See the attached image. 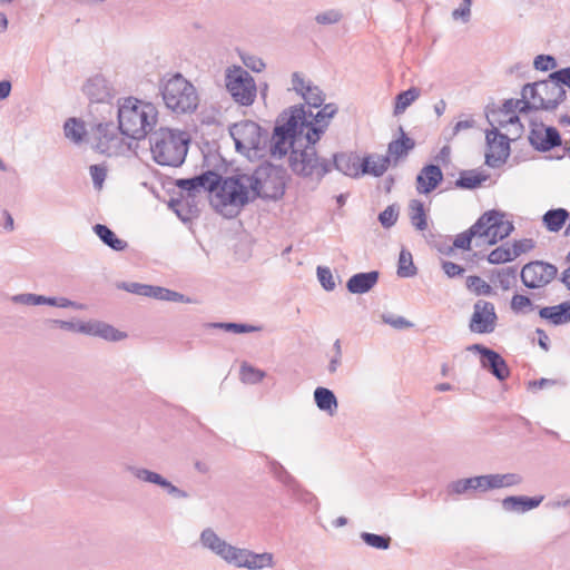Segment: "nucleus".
I'll return each mask as SVG.
<instances>
[{"label": "nucleus", "mask_w": 570, "mask_h": 570, "mask_svg": "<svg viewBox=\"0 0 570 570\" xmlns=\"http://www.w3.org/2000/svg\"><path fill=\"white\" fill-rule=\"evenodd\" d=\"M285 193V170L271 163L259 165L253 173L226 177L212 205L224 217L234 218L240 209L257 198L278 200Z\"/></svg>", "instance_id": "f257e3e1"}, {"label": "nucleus", "mask_w": 570, "mask_h": 570, "mask_svg": "<svg viewBox=\"0 0 570 570\" xmlns=\"http://www.w3.org/2000/svg\"><path fill=\"white\" fill-rule=\"evenodd\" d=\"M304 105L291 106L284 109L275 120L273 134L268 132L266 155L282 159L288 151L297 149L305 140Z\"/></svg>", "instance_id": "f03ea898"}, {"label": "nucleus", "mask_w": 570, "mask_h": 570, "mask_svg": "<svg viewBox=\"0 0 570 570\" xmlns=\"http://www.w3.org/2000/svg\"><path fill=\"white\" fill-rule=\"evenodd\" d=\"M158 110L151 102L128 97L118 107V129L121 135L140 140L154 132Z\"/></svg>", "instance_id": "7ed1b4c3"}, {"label": "nucleus", "mask_w": 570, "mask_h": 570, "mask_svg": "<svg viewBox=\"0 0 570 570\" xmlns=\"http://www.w3.org/2000/svg\"><path fill=\"white\" fill-rule=\"evenodd\" d=\"M189 138L184 131L160 127L149 135L150 151L160 166L179 167L185 161Z\"/></svg>", "instance_id": "20e7f679"}, {"label": "nucleus", "mask_w": 570, "mask_h": 570, "mask_svg": "<svg viewBox=\"0 0 570 570\" xmlns=\"http://www.w3.org/2000/svg\"><path fill=\"white\" fill-rule=\"evenodd\" d=\"M316 144L317 141L304 140L302 146L289 153L288 166L296 176L320 183L332 171V164L318 156Z\"/></svg>", "instance_id": "39448f33"}, {"label": "nucleus", "mask_w": 570, "mask_h": 570, "mask_svg": "<svg viewBox=\"0 0 570 570\" xmlns=\"http://www.w3.org/2000/svg\"><path fill=\"white\" fill-rule=\"evenodd\" d=\"M235 149L247 158H262L266 156L268 130L253 120H242L229 127Z\"/></svg>", "instance_id": "423d86ee"}, {"label": "nucleus", "mask_w": 570, "mask_h": 570, "mask_svg": "<svg viewBox=\"0 0 570 570\" xmlns=\"http://www.w3.org/2000/svg\"><path fill=\"white\" fill-rule=\"evenodd\" d=\"M160 94L166 107L176 114L194 112L198 107L196 88L180 73L163 81Z\"/></svg>", "instance_id": "0eeeda50"}, {"label": "nucleus", "mask_w": 570, "mask_h": 570, "mask_svg": "<svg viewBox=\"0 0 570 570\" xmlns=\"http://www.w3.org/2000/svg\"><path fill=\"white\" fill-rule=\"evenodd\" d=\"M226 88L235 102L250 106L257 94V87L250 73L242 67H235L226 75Z\"/></svg>", "instance_id": "6e6552de"}, {"label": "nucleus", "mask_w": 570, "mask_h": 570, "mask_svg": "<svg viewBox=\"0 0 570 570\" xmlns=\"http://www.w3.org/2000/svg\"><path fill=\"white\" fill-rule=\"evenodd\" d=\"M558 275V268L551 263L533 261L521 269V282L530 289L542 288L549 285Z\"/></svg>", "instance_id": "1a4fd4ad"}, {"label": "nucleus", "mask_w": 570, "mask_h": 570, "mask_svg": "<svg viewBox=\"0 0 570 570\" xmlns=\"http://www.w3.org/2000/svg\"><path fill=\"white\" fill-rule=\"evenodd\" d=\"M553 85L554 83L549 77L546 80L525 83L522 87V96L525 98L528 97L527 95H529V97L533 100L537 99V102L541 109L552 111L566 100L564 97H559V94L553 88Z\"/></svg>", "instance_id": "9d476101"}, {"label": "nucleus", "mask_w": 570, "mask_h": 570, "mask_svg": "<svg viewBox=\"0 0 570 570\" xmlns=\"http://www.w3.org/2000/svg\"><path fill=\"white\" fill-rule=\"evenodd\" d=\"M488 151L485 153V164L491 168H499L505 164L510 156V138L501 134L495 125L485 132Z\"/></svg>", "instance_id": "9b49d317"}, {"label": "nucleus", "mask_w": 570, "mask_h": 570, "mask_svg": "<svg viewBox=\"0 0 570 570\" xmlns=\"http://www.w3.org/2000/svg\"><path fill=\"white\" fill-rule=\"evenodd\" d=\"M466 350L480 354L481 366L499 381H504L509 377L510 370L505 360L494 350L479 343L468 346Z\"/></svg>", "instance_id": "f8f14e48"}, {"label": "nucleus", "mask_w": 570, "mask_h": 570, "mask_svg": "<svg viewBox=\"0 0 570 570\" xmlns=\"http://www.w3.org/2000/svg\"><path fill=\"white\" fill-rule=\"evenodd\" d=\"M473 309L469 324L470 331L478 334L492 333L498 320L494 305L491 302L479 299Z\"/></svg>", "instance_id": "ddd939ff"}, {"label": "nucleus", "mask_w": 570, "mask_h": 570, "mask_svg": "<svg viewBox=\"0 0 570 570\" xmlns=\"http://www.w3.org/2000/svg\"><path fill=\"white\" fill-rule=\"evenodd\" d=\"M528 138L530 145L535 150L541 153L550 151L554 147H558L562 144V139L558 129L556 127L544 126L542 124L540 127H538L534 122H532V128Z\"/></svg>", "instance_id": "4468645a"}, {"label": "nucleus", "mask_w": 570, "mask_h": 570, "mask_svg": "<svg viewBox=\"0 0 570 570\" xmlns=\"http://www.w3.org/2000/svg\"><path fill=\"white\" fill-rule=\"evenodd\" d=\"M230 564L237 568H246L248 570L272 568L274 566V556L269 552L256 553L248 549L236 548Z\"/></svg>", "instance_id": "2eb2a0df"}, {"label": "nucleus", "mask_w": 570, "mask_h": 570, "mask_svg": "<svg viewBox=\"0 0 570 570\" xmlns=\"http://www.w3.org/2000/svg\"><path fill=\"white\" fill-rule=\"evenodd\" d=\"M199 542L203 548L209 550L226 563L230 564L236 548L222 539L212 528H206L200 532Z\"/></svg>", "instance_id": "dca6fc26"}, {"label": "nucleus", "mask_w": 570, "mask_h": 570, "mask_svg": "<svg viewBox=\"0 0 570 570\" xmlns=\"http://www.w3.org/2000/svg\"><path fill=\"white\" fill-rule=\"evenodd\" d=\"M399 131L400 137L389 142L387 154L385 155L391 157L390 163L393 167H396L401 160L405 159L415 147V140L407 136L402 126H400Z\"/></svg>", "instance_id": "f3484780"}, {"label": "nucleus", "mask_w": 570, "mask_h": 570, "mask_svg": "<svg viewBox=\"0 0 570 570\" xmlns=\"http://www.w3.org/2000/svg\"><path fill=\"white\" fill-rule=\"evenodd\" d=\"M269 471L296 499L305 500V497L311 495L279 462L275 460L271 461Z\"/></svg>", "instance_id": "a211bd4d"}, {"label": "nucleus", "mask_w": 570, "mask_h": 570, "mask_svg": "<svg viewBox=\"0 0 570 570\" xmlns=\"http://www.w3.org/2000/svg\"><path fill=\"white\" fill-rule=\"evenodd\" d=\"M443 180V173L440 166L434 164L425 165L416 176V190L428 195L433 191Z\"/></svg>", "instance_id": "6ab92c4d"}, {"label": "nucleus", "mask_w": 570, "mask_h": 570, "mask_svg": "<svg viewBox=\"0 0 570 570\" xmlns=\"http://www.w3.org/2000/svg\"><path fill=\"white\" fill-rule=\"evenodd\" d=\"M304 120L306 122L305 140L318 141L328 126L330 118L323 114L322 109L313 114L304 107Z\"/></svg>", "instance_id": "aec40b11"}, {"label": "nucleus", "mask_w": 570, "mask_h": 570, "mask_svg": "<svg viewBox=\"0 0 570 570\" xmlns=\"http://www.w3.org/2000/svg\"><path fill=\"white\" fill-rule=\"evenodd\" d=\"M82 90L92 102H108L112 98L108 82L101 76L88 79Z\"/></svg>", "instance_id": "412c9836"}, {"label": "nucleus", "mask_w": 570, "mask_h": 570, "mask_svg": "<svg viewBox=\"0 0 570 570\" xmlns=\"http://www.w3.org/2000/svg\"><path fill=\"white\" fill-rule=\"evenodd\" d=\"M379 278L377 271L356 273L348 278L346 288L352 294H365L377 284Z\"/></svg>", "instance_id": "4be33fe9"}, {"label": "nucleus", "mask_w": 570, "mask_h": 570, "mask_svg": "<svg viewBox=\"0 0 570 570\" xmlns=\"http://www.w3.org/2000/svg\"><path fill=\"white\" fill-rule=\"evenodd\" d=\"M544 497L510 495L502 500V509L507 512L524 513L538 508Z\"/></svg>", "instance_id": "5701e85b"}, {"label": "nucleus", "mask_w": 570, "mask_h": 570, "mask_svg": "<svg viewBox=\"0 0 570 570\" xmlns=\"http://www.w3.org/2000/svg\"><path fill=\"white\" fill-rule=\"evenodd\" d=\"M97 132L99 135L97 148L101 153H106L108 155L116 153V150L120 144V138L115 132L114 124L112 122L98 124Z\"/></svg>", "instance_id": "b1692460"}, {"label": "nucleus", "mask_w": 570, "mask_h": 570, "mask_svg": "<svg viewBox=\"0 0 570 570\" xmlns=\"http://www.w3.org/2000/svg\"><path fill=\"white\" fill-rule=\"evenodd\" d=\"M331 164L332 169L334 168L346 176L353 178L362 176L360 158L354 154L336 153L333 155Z\"/></svg>", "instance_id": "393cba45"}, {"label": "nucleus", "mask_w": 570, "mask_h": 570, "mask_svg": "<svg viewBox=\"0 0 570 570\" xmlns=\"http://www.w3.org/2000/svg\"><path fill=\"white\" fill-rule=\"evenodd\" d=\"M539 316L553 326L567 324L570 322V301L553 306L540 307Z\"/></svg>", "instance_id": "a878e982"}, {"label": "nucleus", "mask_w": 570, "mask_h": 570, "mask_svg": "<svg viewBox=\"0 0 570 570\" xmlns=\"http://www.w3.org/2000/svg\"><path fill=\"white\" fill-rule=\"evenodd\" d=\"M391 157L379 154H368L363 157L360 168L362 176L372 175L374 177H381L389 169L391 165Z\"/></svg>", "instance_id": "bb28decb"}, {"label": "nucleus", "mask_w": 570, "mask_h": 570, "mask_svg": "<svg viewBox=\"0 0 570 570\" xmlns=\"http://www.w3.org/2000/svg\"><path fill=\"white\" fill-rule=\"evenodd\" d=\"M504 214L495 210V215H493V219L491 220V238H489V244L494 245L499 240L508 237L514 229L512 222L504 220Z\"/></svg>", "instance_id": "cd10ccee"}, {"label": "nucleus", "mask_w": 570, "mask_h": 570, "mask_svg": "<svg viewBox=\"0 0 570 570\" xmlns=\"http://www.w3.org/2000/svg\"><path fill=\"white\" fill-rule=\"evenodd\" d=\"M519 107L518 99H507L500 108L487 107V119L491 126L498 124L500 127H504V120H501V116L509 117L510 115H517L515 110Z\"/></svg>", "instance_id": "c85d7f7f"}, {"label": "nucleus", "mask_w": 570, "mask_h": 570, "mask_svg": "<svg viewBox=\"0 0 570 570\" xmlns=\"http://www.w3.org/2000/svg\"><path fill=\"white\" fill-rule=\"evenodd\" d=\"M88 335L99 336L110 342H117L126 337V334L104 322H88Z\"/></svg>", "instance_id": "c756f323"}, {"label": "nucleus", "mask_w": 570, "mask_h": 570, "mask_svg": "<svg viewBox=\"0 0 570 570\" xmlns=\"http://www.w3.org/2000/svg\"><path fill=\"white\" fill-rule=\"evenodd\" d=\"M314 401L316 406L330 415H333L338 406L334 392L327 387L318 386L314 391Z\"/></svg>", "instance_id": "7c9ffc66"}, {"label": "nucleus", "mask_w": 570, "mask_h": 570, "mask_svg": "<svg viewBox=\"0 0 570 570\" xmlns=\"http://www.w3.org/2000/svg\"><path fill=\"white\" fill-rule=\"evenodd\" d=\"M489 178L488 174L474 169L460 171L454 185L459 189L472 190L480 187Z\"/></svg>", "instance_id": "2f4dec72"}, {"label": "nucleus", "mask_w": 570, "mask_h": 570, "mask_svg": "<svg viewBox=\"0 0 570 570\" xmlns=\"http://www.w3.org/2000/svg\"><path fill=\"white\" fill-rule=\"evenodd\" d=\"M94 232L106 246L116 252H122L128 247L126 240L117 237V235L104 224H96L94 226Z\"/></svg>", "instance_id": "473e14b6"}, {"label": "nucleus", "mask_w": 570, "mask_h": 570, "mask_svg": "<svg viewBox=\"0 0 570 570\" xmlns=\"http://www.w3.org/2000/svg\"><path fill=\"white\" fill-rule=\"evenodd\" d=\"M225 178L215 173L214 170H206L199 175L194 176V181L198 191L200 189L207 190L209 193L216 191V194L222 189V185Z\"/></svg>", "instance_id": "72a5a7b5"}, {"label": "nucleus", "mask_w": 570, "mask_h": 570, "mask_svg": "<svg viewBox=\"0 0 570 570\" xmlns=\"http://www.w3.org/2000/svg\"><path fill=\"white\" fill-rule=\"evenodd\" d=\"M570 213L564 208L549 209L542 217L544 227L552 233L559 232L566 224Z\"/></svg>", "instance_id": "f704fd0d"}, {"label": "nucleus", "mask_w": 570, "mask_h": 570, "mask_svg": "<svg viewBox=\"0 0 570 570\" xmlns=\"http://www.w3.org/2000/svg\"><path fill=\"white\" fill-rule=\"evenodd\" d=\"M204 326L206 328H218V330H224L226 332H232L235 334L253 333V332H259L262 330L261 326H255V325L245 324V323H235V322H213V323H206Z\"/></svg>", "instance_id": "c9c22d12"}, {"label": "nucleus", "mask_w": 570, "mask_h": 570, "mask_svg": "<svg viewBox=\"0 0 570 570\" xmlns=\"http://www.w3.org/2000/svg\"><path fill=\"white\" fill-rule=\"evenodd\" d=\"M410 209V219L412 225L417 230H425L428 228L426 214L424 209V204L421 200L412 199L409 205Z\"/></svg>", "instance_id": "e433bc0d"}, {"label": "nucleus", "mask_w": 570, "mask_h": 570, "mask_svg": "<svg viewBox=\"0 0 570 570\" xmlns=\"http://www.w3.org/2000/svg\"><path fill=\"white\" fill-rule=\"evenodd\" d=\"M421 90L416 87H411L407 90L401 91L395 97L394 115L403 114L406 108L420 97Z\"/></svg>", "instance_id": "4c0bfd02"}, {"label": "nucleus", "mask_w": 570, "mask_h": 570, "mask_svg": "<svg viewBox=\"0 0 570 570\" xmlns=\"http://www.w3.org/2000/svg\"><path fill=\"white\" fill-rule=\"evenodd\" d=\"M65 136L75 144L82 141L86 135L83 121L77 118H69L63 126Z\"/></svg>", "instance_id": "58836bf2"}, {"label": "nucleus", "mask_w": 570, "mask_h": 570, "mask_svg": "<svg viewBox=\"0 0 570 570\" xmlns=\"http://www.w3.org/2000/svg\"><path fill=\"white\" fill-rule=\"evenodd\" d=\"M148 297H153V298H156L159 301H167V302H185V303L190 302V298L185 297L183 294H180L178 292H175V291H171V289H168L165 287H160V286H153V285H150V292H149Z\"/></svg>", "instance_id": "ea45409f"}, {"label": "nucleus", "mask_w": 570, "mask_h": 570, "mask_svg": "<svg viewBox=\"0 0 570 570\" xmlns=\"http://www.w3.org/2000/svg\"><path fill=\"white\" fill-rule=\"evenodd\" d=\"M548 77L554 83L553 88L558 91L559 97L567 98V91L563 86H567L570 89V67L552 71Z\"/></svg>", "instance_id": "a19ab883"}, {"label": "nucleus", "mask_w": 570, "mask_h": 570, "mask_svg": "<svg viewBox=\"0 0 570 570\" xmlns=\"http://www.w3.org/2000/svg\"><path fill=\"white\" fill-rule=\"evenodd\" d=\"M396 273L400 277H412L417 273L413 264L412 254L405 248H402L400 252Z\"/></svg>", "instance_id": "79ce46f5"}, {"label": "nucleus", "mask_w": 570, "mask_h": 570, "mask_svg": "<svg viewBox=\"0 0 570 570\" xmlns=\"http://www.w3.org/2000/svg\"><path fill=\"white\" fill-rule=\"evenodd\" d=\"M493 215H495V209H491L482 214L476 222L470 227V230L474 232V236H487L491 238V220L493 219Z\"/></svg>", "instance_id": "37998d69"}, {"label": "nucleus", "mask_w": 570, "mask_h": 570, "mask_svg": "<svg viewBox=\"0 0 570 570\" xmlns=\"http://www.w3.org/2000/svg\"><path fill=\"white\" fill-rule=\"evenodd\" d=\"M125 470L128 471L129 473H131L139 481L156 484V485L159 483V481L163 476L161 474H159L155 471L148 470L146 468L131 465V464H127L125 466Z\"/></svg>", "instance_id": "c03bdc74"}, {"label": "nucleus", "mask_w": 570, "mask_h": 570, "mask_svg": "<svg viewBox=\"0 0 570 570\" xmlns=\"http://www.w3.org/2000/svg\"><path fill=\"white\" fill-rule=\"evenodd\" d=\"M360 537L364 543L377 550H387L392 541L391 537L387 534L362 532Z\"/></svg>", "instance_id": "a18cd8bd"}, {"label": "nucleus", "mask_w": 570, "mask_h": 570, "mask_svg": "<svg viewBox=\"0 0 570 570\" xmlns=\"http://www.w3.org/2000/svg\"><path fill=\"white\" fill-rule=\"evenodd\" d=\"M302 97L309 107L314 108H320L325 100L324 92L317 86H314L311 81L307 82L306 89Z\"/></svg>", "instance_id": "49530a36"}, {"label": "nucleus", "mask_w": 570, "mask_h": 570, "mask_svg": "<svg viewBox=\"0 0 570 570\" xmlns=\"http://www.w3.org/2000/svg\"><path fill=\"white\" fill-rule=\"evenodd\" d=\"M470 492H476L475 480H473V476L455 480L448 485L449 494L461 495Z\"/></svg>", "instance_id": "de8ad7c7"}, {"label": "nucleus", "mask_w": 570, "mask_h": 570, "mask_svg": "<svg viewBox=\"0 0 570 570\" xmlns=\"http://www.w3.org/2000/svg\"><path fill=\"white\" fill-rule=\"evenodd\" d=\"M494 489L511 488L523 482V478L519 473H494L492 474Z\"/></svg>", "instance_id": "09e8293b"}, {"label": "nucleus", "mask_w": 570, "mask_h": 570, "mask_svg": "<svg viewBox=\"0 0 570 570\" xmlns=\"http://www.w3.org/2000/svg\"><path fill=\"white\" fill-rule=\"evenodd\" d=\"M466 287L479 296H490L493 294V288L484 279L476 275H472L466 278Z\"/></svg>", "instance_id": "8fccbe9b"}, {"label": "nucleus", "mask_w": 570, "mask_h": 570, "mask_svg": "<svg viewBox=\"0 0 570 570\" xmlns=\"http://www.w3.org/2000/svg\"><path fill=\"white\" fill-rule=\"evenodd\" d=\"M513 261V255L511 254V248L509 247V243H505L493 250L488 255V262L490 264H502L507 262Z\"/></svg>", "instance_id": "3c124183"}, {"label": "nucleus", "mask_w": 570, "mask_h": 570, "mask_svg": "<svg viewBox=\"0 0 570 570\" xmlns=\"http://www.w3.org/2000/svg\"><path fill=\"white\" fill-rule=\"evenodd\" d=\"M498 282L503 291H509L517 282V267L509 266L497 273Z\"/></svg>", "instance_id": "603ef678"}, {"label": "nucleus", "mask_w": 570, "mask_h": 570, "mask_svg": "<svg viewBox=\"0 0 570 570\" xmlns=\"http://www.w3.org/2000/svg\"><path fill=\"white\" fill-rule=\"evenodd\" d=\"M51 326L59 327L69 332H79L87 334L88 322H72V321H62V320H48L47 321Z\"/></svg>", "instance_id": "864d4df0"}, {"label": "nucleus", "mask_w": 570, "mask_h": 570, "mask_svg": "<svg viewBox=\"0 0 570 570\" xmlns=\"http://www.w3.org/2000/svg\"><path fill=\"white\" fill-rule=\"evenodd\" d=\"M199 213L197 205L195 204V200L185 198V200L181 203V206H179L178 209H176V215L183 220L188 222L193 217L197 216Z\"/></svg>", "instance_id": "5fc2aeb1"}, {"label": "nucleus", "mask_w": 570, "mask_h": 570, "mask_svg": "<svg viewBox=\"0 0 570 570\" xmlns=\"http://www.w3.org/2000/svg\"><path fill=\"white\" fill-rule=\"evenodd\" d=\"M240 375H242L243 382L249 383V384H256V383H259L264 379L265 373L252 365L244 364L240 367Z\"/></svg>", "instance_id": "6e6d98bb"}, {"label": "nucleus", "mask_w": 570, "mask_h": 570, "mask_svg": "<svg viewBox=\"0 0 570 570\" xmlns=\"http://www.w3.org/2000/svg\"><path fill=\"white\" fill-rule=\"evenodd\" d=\"M397 217L399 208L395 205H390L379 214V222L384 228H391L395 225Z\"/></svg>", "instance_id": "4d7b16f0"}, {"label": "nucleus", "mask_w": 570, "mask_h": 570, "mask_svg": "<svg viewBox=\"0 0 570 570\" xmlns=\"http://www.w3.org/2000/svg\"><path fill=\"white\" fill-rule=\"evenodd\" d=\"M161 489H164L168 495L175 498V499H187L189 498V493L185 490L179 489L175 484H173L169 480L161 476L159 483L157 484Z\"/></svg>", "instance_id": "13d9d810"}, {"label": "nucleus", "mask_w": 570, "mask_h": 570, "mask_svg": "<svg viewBox=\"0 0 570 570\" xmlns=\"http://www.w3.org/2000/svg\"><path fill=\"white\" fill-rule=\"evenodd\" d=\"M343 14L335 9L321 12L315 16V21L320 24H334L342 20Z\"/></svg>", "instance_id": "bf43d9fd"}, {"label": "nucleus", "mask_w": 570, "mask_h": 570, "mask_svg": "<svg viewBox=\"0 0 570 570\" xmlns=\"http://www.w3.org/2000/svg\"><path fill=\"white\" fill-rule=\"evenodd\" d=\"M317 278L325 291H333L336 286L332 272L328 267H317Z\"/></svg>", "instance_id": "052dcab7"}, {"label": "nucleus", "mask_w": 570, "mask_h": 570, "mask_svg": "<svg viewBox=\"0 0 570 570\" xmlns=\"http://www.w3.org/2000/svg\"><path fill=\"white\" fill-rule=\"evenodd\" d=\"M533 66L537 70L548 71L557 67V60L550 55H539L534 58Z\"/></svg>", "instance_id": "680f3d73"}, {"label": "nucleus", "mask_w": 570, "mask_h": 570, "mask_svg": "<svg viewBox=\"0 0 570 570\" xmlns=\"http://www.w3.org/2000/svg\"><path fill=\"white\" fill-rule=\"evenodd\" d=\"M175 185L187 193V197L188 199H191V200H195V195L196 193H198V189L196 187V184L194 181V177L191 178H180V179H177L175 181Z\"/></svg>", "instance_id": "e2e57ef3"}, {"label": "nucleus", "mask_w": 570, "mask_h": 570, "mask_svg": "<svg viewBox=\"0 0 570 570\" xmlns=\"http://www.w3.org/2000/svg\"><path fill=\"white\" fill-rule=\"evenodd\" d=\"M471 4L472 0H463L460 7L453 10L452 18L454 20L461 19L463 22H469L471 18Z\"/></svg>", "instance_id": "0e129e2a"}, {"label": "nucleus", "mask_w": 570, "mask_h": 570, "mask_svg": "<svg viewBox=\"0 0 570 570\" xmlns=\"http://www.w3.org/2000/svg\"><path fill=\"white\" fill-rule=\"evenodd\" d=\"M474 232L470 230V228H468L465 232L456 235L452 246L453 248H460V249H464V250H469L471 248V242H472V238L475 237L473 235Z\"/></svg>", "instance_id": "69168bd1"}, {"label": "nucleus", "mask_w": 570, "mask_h": 570, "mask_svg": "<svg viewBox=\"0 0 570 570\" xmlns=\"http://www.w3.org/2000/svg\"><path fill=\"white\" fill-rule=\"evenodd\" d=\"M534 247V242L531 238H524L520 240H515L512 245L511 254L513 255V259L520 256L523 253L531 250Z\"/></svg>", "instance_id": "338daca9"}, {"label": "nucleus", "mask_w": 570, "mask_h": 570, "mask_svg": "<svg viewBox=\"0 0 570 570\" xmlns=\"http://www.w3.org/2000/svg\"><path fill=\"white\" fill-rule=\"evenodd\" d=\"M89 171L95 187L100 188L106 179L107 169L100 165H91Z\"/></svg>", "instance_id": "774afa93"}]
</instances>
